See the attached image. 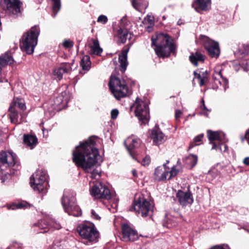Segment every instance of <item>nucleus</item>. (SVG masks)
<instances>
[{"label":"nucleus","instance_id":"1","mask_svg":"<svg viewBox=\"0 0 249 249\" xmlns=\"http://www.w3.org/2000/svg\"><path fill=\"white\" fill-rule=\"evenodd\" d=\"M99 152L95 146V139L90 137L81 142L72 151V160L77 167L90 173L92 179H98L101 174L100 169L96 167Z\"/></svg>","mask_w":249,"mask_h":249},{"label":"nucleus","instance_id":"2","mask_svg":"<svg viewBox=\"0 0 249 249\" xmlns=\"http://www.w3.org/2000/svg\"><path fill=\"white\" fill-rule=\"evenodd\" d=\"M151 40L152 46L158 56L164 57L174 53L176 48L175 44L167 35H157L152 37Z\"/></svg>","mask_w":249,"mask_h":249},{"label":"nucleus","instance_id":"3","mask_svg":"<svg viewBox=\"0 0 249 249\" xmlns=\"http://www.w3.org/2000/svg\"><path fill=\"white\" fill-rule=\"evenodd\" d=\"M40 33V29L38 26L32 27L22 36L21 42V48L27 54L34 53L35 47L37 43V38Z\"/></svg>","mask_w":249,"mask_h":249},{"label":"nucleus","instance_id":"4","mask_svg":"<svg viewBox=\"0 0 249 249\" xmlns=\"http://www.w3.org/2000/svg\"><path fill=\"white\" fill-rule=\"evenodd\" d=\"M77 230L82 238L86 240L87 244H92L98 241L99 233L93 224H82L78 226Z\"/></svg>","mask_w":249,"mask_h":249},{"label":"nucleus","instance_id":"5","mask_svg":"<svg viewBox=\"0 0 249 249\" xmlns=\"http://www.w3.org/2000/svg\"><path fill=\"white\" fill-rule=\"evenodd\" d=\"M207 137L209 143L212 145V150H219L221 152H226L228 150V146L224 144L227 140L224 133L208 130Z\"/></svg>","mask_w":249,"mask_h":249},{"label":"nucleus","instance_id":"6","mask_svg":"<svg viewBox=\"0 0 249 249\" xmlns=\"http://www.w3.org/2000/svg\"><path fill=\"white\" fill-rule=\"evenodd\" d=\"M109 89L117 99L125 97L128 92V88L124 80L111 76L109 82Z\"/></svg>","mask_w":249,"mask_h":249},{"label":"nucleus","instance_id":"7","mask_svg":"<svg viewBox=\"0 0 249 249\" xmlns=\"http://www.w3.org/2000/svg\"><path fill=\"white\" fill-rule=\"evenodd\" d=\"M153 206L152 203L145 198H139L135 201L130 208L131 211H134L136 213H141L142 217L151 215L152 213Z\"/></svg>","mask_w":249,"mask_h":249},{"label":"nucleus","instance_id":"8","mask_svg":"<svg viewBox=\"0 0 249 249\" xmlns=\"http://www.w3.org/2000/svg\"><path fill=\"white\" fill-rule=\"evenodd\" d=\"M47 175L45 171L37 170L33 174L30 178V183L32 188L39 192L43 191L46 187L47 182L46 180Z\"/></svg>","mask_w":249,"mask_h":249},{"label":"nucleus","instance_id":"9","mask_svg":"<svg viewBox=\"0 0 249 249\" xmlns=\"http://www.w3.org/2000/svg\"><path fill=\"white\" fill-rule=\"evenodd\" d=\"M136 116L142 124H146L149 120V112L148 104L139 98L136 100L133 104Z\"/></svg>","mask_w":249,"mask_h":249},{"label":"nucleus","instance_id":"10","mask_svg":"<svg viewBox=\"0 0 249 249\" xmlns=\"http://www.w3.org/2000/svg\"><path fill=\"white\" fill-rule=\"evenodd\" d=\"M90 195L95 198H105L110 199L111 198L109 190L101 182H93L89 189Z\"/></svg>","mask_w":249,"mask_h":249},{"label":"nucleus","instance_id":"11","mask_svg":"<svg viewBox=\"0 0 249 249\" xmlns=\"http://www.w3.org/2000/svg\"><path fill=\"white\" fill-rule=\"evenodd\" d=\"M37 226L41 230H43L41 232H47L51 228L59 230L61 228V224L52 219L49 215L46 216L45 219L39 221Z\"/></svg>","mask_w":249,"mask_h":249},{"label":"nucleus","instance_id":"12","mask_svg":"<svg viewBox=\"0 0 249 249\" xmlns=\"http://www.w3.org/2000/svg\"><path fill=\"white\" fill-rule=\"evenodd\" d=\"M0 168L4 170V167L13 166L16 163V156L12 151L2 152L0 155Z\"/></svg>","mask_w":249,"mask_h":249},{"label":"nucleus","instance_id":"13","mask_svg":"<svg viewBox=\"0 0 249 249\" xmlns=\"http://www.w3.org/2000/svg\"><path fill=\"white\" fill-rule=\"evenodd\" d=\"M3 4L4 7L10 14L18 16L21 13L22 3L19 0H3Z\"/></svg>","mask_w":249,"mask_h":249},{"label":"nucleus","instance_id":"14","mask_svg":"<svg viewBox=\"0 0 249 249\" xmlns=\"http://www.w3.org/2000/svg\"><path fill=\"white\" fill-rule=\"evenodd\" d=\"M204 45L211 57L217 58L220 54V48L218 43L206 37Z\"/></svg>","mask_w":249,"mask_h":249},{"label":"nucleus","instance_id":"15","mask_svg":"<svg viewBox=\"0 0 249 249\" xmlns=\"http://www.w3.org/2000/svg\"><path fill=\"white\" fill-rule=\"evenodd\" d=\"M122 232V239L124 241H134L138 238V234L137 231L127 224L123 225Z\"/></svg>","mask_w":249,"mask_h":249},{"label":"nucleus","instance_id":"16","mask_svg":"<svg viewBox=\"0 0 249 249\" xmlns=\"http://www.w3.org/2000/svg\"><path fill=\"white\" fill-rule=\"evenodd\" d=\"M141 140L139 139L128 138L125 142L126 147L130 154V155L133 158H135V156L137 154V152L136 150L141 144Z\"/></svg>","mask_w":249,"mask_h":249},{"label":"nucleus","instance_id":"17","mask_svg":"<svg viewBox=\"0 0 249 249\" xmlns=\"http://www.w3.org/2000/svg\"><path fill=\"white\" fill-rule=\"evenodd\" d=\"M72 64L70 63H64L54 69L53 74L59 80L62 79L64 73H69L72 71Z\"/></svg>","mask_w":249,"mask_h":249},{"label":"nucleus","instance_id":"18","mask_svg":"<svg viewBox=\"0 0 249 249\" xmlns=\"http://www.w3.org/2000/svg\"><path fill=\"white\" fill-rule=\"evenodd\" d=\"M151 138L156 145H160L165 141L164 134L160 130L158 126H156L151 131Z\"/></svg>","mask_w":249,"mask_h":249},{"label":"nucleus","instance_id":"19","mask_svg":"<svg viewBox=\"0 0 249 249\" xmlns=\"http://www.w3.org/2000/svg\"><path fill=\"white\" fill-rule=\"evenodd\" d=\"M177 197L182 206L191 204L193 202V198L190 192H184L179 190L177 194Z\"/></svg>","mask_w":249,"mask_h":249},{"label":"nucleus","instance_id":"20","mask_svg":"<svg viewBox=\"0 0 249 249\" xmlns=\"http://www.w3.org/2000/svg\"><path fill=\"white\" fill-rule=\"evenodd\" d=\"M169 174V168L166 163L161 166H158L155 169L154 173L155 178L158 181L166 180Z\"/></svg>","mask_w":249,"mask_h":249},{"label":"nucleus","instance_id":"21","mask_svg":"<svg viewBox=\"0 0 249 249\" xmlns=\"http://www.w3.org/2000/svg\"><path fill=\"white\" fill-rule=\"evenodd\" d=\"M192 6L197 12L207 11L211 8L210 0H196Z\"/></svg>","mask_w":249,"mask_h":249},{"label":"nucleus","instance_id":"22","mask_svg":"<svg viewBox=\"0 0 249 249\" xmlns=\"http://www.w3.org/2000/svg\"><path fill=\"white\" fill-rule=\"evenodd\" d=\"M75 201V199L73 195L70 194L67 191L65 192L61 200L64 211H68V209L74 205Z\"/></svg>","mask_w":249,"mask_h":249},{"label":"nucleus","instance_id":"23","mask_svg":"<svg viewBox=\"0 0 249 249\" xmlns=\"http://www.w3.org/2000/svg\"><path fill=\"white\" fill-rule=\"evenodd\" d=\"M213 78L214 82L215 85L219 84L222 86L224 89L225 90L228 87V80L225 78L223 77L221 74V70H217L214 71L213 75Z\"/></svg>","mask_w":249,"mask_h":249},{"label":"nucleus","instance_id":"24","mask_svg":"<svg viewBox=\"0 0 249 249\" xmlns=\"http://www.w3.org/2000/svg\"><path fill=\"white\" fill-rule=\"evenodd\" d=\"M116 35L119 38L122 43H125L127 39L130 40L132 34L129 33L127 29L120 28L117 31Z\"/></svg>","mask_w":249,"mask_h":249},{"label":"nucleus","instance_id":"25","mask_svg":"<svg viewBox=\"0 0 249 249\" xmlns=\"http://www.w3.org/2000/svg\"><path fill=\"white\" fill-rule=\"evenodd\" d=\"M191 62L195 66H197L200 63H203L205 60V56L199 52L192 53L189 56Z\"/></svg>","mask_w":249,"mask_h":249},{"label":"nucleus","instance_id":"26","mask_svg":"<svg viewBox=\"0 0 249 249\" xmlns=\"http://www.w3.org/2000/svg\"><path fill=\"white\" fill-rule=\"evenodd\" d=\"M128 49L124 50L119 56V60L120 63V70L123 73L126 70L127 62V56Z\"/></svg>","mask_w":249,"mask_h":249},{"label":"nucleus","instance_id":"27","mask_svg":"<svg viewBox=\"0 0 249 249\" xmlns=\"http://www.w3.org/2000/svg\"><path fill=\"white\" fill-rule=\"evenodd\" d=\"M24 143L30 149H33L37 143V139L35 136L25 135L23 140Z\"/></svg>","mask_w":249,"mask_h":249},{"label":"nucleus","instance_id":"28","mask_svg":"<svg viewBox=\"0 0 249 249\" xmlns=\"http://www.w3.org/2000/svg\"><path fill=\"white\" fill-rule=\"evenodd\" d=\"M132 5L137 10L143 12L147 8L148 3L146 1L143 0H132Z\"/></svg>","mask_w":249,"mask_h":249},{"label":"nucleus","instance_id":"29","mask_svg":"<svg viewBox=\"0 0 249 249\" xmlns=\"http://www.w3.org/2000/svg\"><path fill=\"white\" fill-rule=\"evenodd\" d=\"M90 53L97 55H100L103 52V49L100 47L98 40L94 39L92 41V45L90 46Z\"/></svg>","mask_w":249,"mask_h":249},{"label":"nucleus","instance_id":"30","mask_svg":"<svg viewBox=\"0 0 249 249\" xmlns=\"http://www.w3.org/2000/svg\"><path fill=\"white\" fill-rule=\"evenodd\" d=\"M9 111L10 112L9 116L12 123L19 124L21 122L20 120L18 121V114L15 107L10 106Z\"/></svg>","mask_w":249,"mask_h":249},{"label":"nucleus","instance_id":"31","mask_svg":"<svg viewBox=\"0 0 249 249\" xmlns=\"http://www.w3.org/2000/svg\"><path fill=\"white\" fill-rule=\"evenodd\" d=\"M91 62L89 55H86L83 56L80 61V66L85 71H89L90 68Z\"/></svg>","mask_w":249,"mask_h":249},{"label":"nucleus","instance_id":"32","mask_svg":"<svg viewBox=\"0 0 249 249\" xmlns=\"http://www.w3.org/2000/svg\"><path fill=\"white\" fill-rule=\"evenodd\" d=\"M195 78L197 79L199 81V84L200 86L204 85L208 81V77L207 71L203 72L201 74L197 73L196 71L194 72Z\"/></svg>","mask_w":249,"mask_h":249},{"label":"nucleus","instance_id":"33","mask_svg":"<svg viewBox=\"0 0 249 249\" xmlns=\"http://www.w3.org/2000/svg\"><path fill=\"white\" fill-rule=\"evenodd\" d=\"M69 215H71L74 216H79L82 214L81 211L79 207L75 204L72 207H70L68 209V211H65Z\"/></svg>","mask_w":249,"mask_h":249},{"label":"nucleus","instance_id":"34","mask_svg":"<svg viewBox=\"0 0 249 249\" xmlns=\"http://www.w3.org/2000/svg\"><path fill=\"white\" fill-rule=\"evenodd\" d=\"M197 161V157L195 155L191 154L185 159L186 163L189 165L192 168L196 165Z\"/></svg>","mask_w":249,"mask_h":249},{"label":"nucleus","instance_id":"35","mask_svg":"<svg viewBox=\"0 0 249 249\" xmlns=\"http://www.w3.org/2000/svg\"><path fill=\"white\" fill-rule=\"evenodd\" d=\"M11 106L15 107H18L21 110H24L26 108L24 100L22 99H14Z\"/></svg>","mask_w":249,"mask_h":249},{"label":"nucleus","instance_id":"36","mask_svg":"<svg viewBox=\"0 0 249 249\" xmlns=\"http://www.w3.org/2000/svg\"><path fill=\"white\" fill-rule=\"evenodd\" d=\"M180 161L178 160L176 165L173 166L171 170L169 168V174H170L169 179L177 176L179 172V167L180 166Z\"/></svg>","mask_w":249,"mask_h":249},{"label":"nucleus","instance_id":"37","mask_svg":"<svg viewBox=\"0 0 249 249\" xmlns=\"http://www.w3.org/2000/svg\"><path fill=\"white\" fill-rule=\"evenodd\" d=\"M53 2V17H55L58 11L60 10L61 6L60 0H52Z\"/></svg>","mask_w":249,"mask_h":249},{"label":"nucleus","instance_id":"38","mask_svg":"<svg viewBox=\"0 0 249 249\" xmlns=\"http://www.w3.org/2000/svg\"><path fill=\"white\" fill-rule=\"evenodd\" d=\"M204 135L203 134H201L196 137L193 141L189 145V149H191L194 147L195 146L199 145L201 144V141L202 139L203 138Z\"/></svg>","mask_w":249,"mask_h":249},{"label":"nucleus","instance_id":"39","mask_svg":"<svg viewBox=\"0 0 249 249\" xmlns=\"http://www.w3.org/2000/svg\"><path fill=\"white\" fill-rule=\"evenodd\" d=\"M29 204L26 202H22L17 204H14L9 207V209L15 210L16 209L26 208Z\"/></svg>","mask_w":249,"mask_h":249},{"label":"nucleus","instance_id":"40","mask_svg":"<svg viewBox=\"0 0 249 249\" xmlns=\"http://www.w3.org/2000/svg\"><path fill=\"white\" fill-rule=\"evenodd\" d=\"M91 217L95 220H100L101 219L100 213L98 208H96L95 209L91 210Z\"/></svg>","mask_w":249,"mask_h":249},{"label":"nucleus","instance_id":"41","mask_svg":"<svg viewBox=\"0 0 249 249\" xmlns=\"http://www.w3.org/2000/svg\"><path fill=\"white\" fill-rule=\"evenodd\" d=\"M142 23L144 24H148L149 26L147 28H150L154 24L153 18L150 16H147V17L144 18Z\"/></svg>","mask_w":249,"mask_h":249},{"label":"nucleus","instance_id":"42","mask_svg":"<svg viewBox=\"0 0 249 249\" xmlns=\"http://www.w3.org/2000/svg\"><path fill=\"white\" fill-rule=\"evenodd\" d=\"M107 21V18L105 15H100L97 19V22L105 24Z\"/></svg>","mask_w":249,"mask_h":249},{"label":"nucleus","instance_id":"43","mask_svg":"<svg viewBox=\"0 0 249 249\" xmlns=\"http://www.w3.org/2000/svg\"><path fill=\"white\" fill-rule=\"evenodd\" d=\"M63 244L60 242H56L53 243L52 246V249H64Z\"/></svg>","mask_w":249,"mask_h":249},{"label":"nucleus","instance_id":"44","mask_svg":"<svg viewBox=\"0 0 249 249\" xmlns=\"http://www.w3.org/2000/svg\"><path fill=\"white\" fill-rule=\"evenodd\" d=\"M210 249H230V248L227 245L223 244L222 245L214 246Z\"/></svg>","mask_w":249,"mask_h":249},{"label":"nucleus","instance_id":"45","mask_svg":"<svg viewBox=\"0 0 249 249\" xmlns=\"http://www.w3.org/2000/svg\"><path fill=\"white\" fill-rule=\"evenodd\" d=\"M182 114V112L180 110H176L175 112V120L177 122H179L180 121L179 118L181 117Z\"/></svg>","mask_w":249,"mask_h":249},{"label":"nucleus","instance_id":"46","mask_svg":"<svg viewBox=\"0 0 249 249\" xmlns=\"http://www.w3.org/2000/svg\"><path fill=\"white\" fill-rule=\"evenodd\" d=\"M150 158L149 156H146L142 160V164L143 166H146L150 163Z\"/></svg>","mask_w":249,"mask_h":249},{"label":"nucleus","instance_id":"47","mask_svg":"<svg viewBox=\"0 0 249 249\" xmlns=\"http://www.w3.org/2000/svg\"><path fill=\"white\" fill-rule=\"evenodd\" d=\"M119 114V111L117 109H113L111 111V117L112 119H115L117 118Z\"/></svg>","mask_w":249,"mask_h":249},{"label":"nucleus","instance_id":"48","mask_svg":"<svg viewBox=\"0 0 249 249\" xmlns=\"http://www.w3.org/2000/svg\"><path fill=\"white\" fill-rule=\"evenodd\" d=\"M243 47L244 48V51H240L239 52L241 54H246L249 53V45H243Z\"/></svg>","mask_w":249,"mask_h":249},{"label":"nucleus","instance_id":"49","mask_svg":"<svg viewBox=\"0 0 249 249\" xmlns=\"http://www.w3.org/2000/svg\"><path fill=\"white\" fill-rule=\"evenodd\" d=\"M63 46L66 48L71 47L73 46L72 42L70 40H65L63 42Z\"/></svg>","mask_w":249,"mask_h":249},{"label":"nucleus","instance_id":"50","mask_svg":"<svg viewBox=\"0 0 249 249\" xmlns=\"http://www.w3.org/2000/svg\"><path fill=\"white\" fill-rule=\"evenodd\" d=\"M62 94H65L66 93H62ZM62 96H63V95H60V96H59L58 97H57L56 98V101H55V102L56 103V102H57V101H58V102L59 100H61V103L63 102H67V101H66V99H65V100H63V99H62Z\"/></svg>","mask_w":249,"mask_h":249},{"label":"nucleus","instance_id":"51","mask_svg":"<svg viewBox=\"0 0 249 249\" xmlns=\"http://www.w3.org/2000/svg\"><path fill=\"white\" fill-rule=\"evenodd\" d=\"M203 102V105L202 106H201V108L203 110V111H208V112H210V110L208 109L205 106V105H204V101L203 100L202 101Z\"/></svg>","mask_w":249,"mask_h":249},{"label":"nucleus","instance_id":"52","mask_svg":"<svg viewBox=\"0 0 249 249\" xmlns=\"http://www.w3.org/2000/svg\"><path fill=\"white\" fill-rule=\"evenodd\" d=\"M243 163L246 165H249V157H246L243 160Z\"/></svg>","mask_w":249,"mask_h":249},{"label":"nucleus","instance_id":"53","mask_svg":"<svg viewBox=\"0 0 249 249\" xmlns=\"http://www.w3.org/2000/svg\"><path fill=\"white\" fill-rule=\"evenodd\" d=\"M245 139L247 140L248 143L249 144V129L247 130L246 132Z\"/></svg>","mask_w":249,"mask_h":249},{"label":"nucleus","instance_id":"54","mask_svg":"<svg viewBox=\"0 0 249 249\" xmlns=\"http://www.w3.org/2000/svg\"><path fill=\"white\" fill-rule=\"evenodd\" d=\"M132 174L133 176L136 177V171L135 170H132Z\"/></svg>","mask_w":249,"mask_h":249},{"label":"nucleus","instance_id":"55","mask_svg":"<svg viewBox=\"0 0 249 249\" xmlns=\"http://www.w3.org/2000/svg\"><path fill=\"white\" fill-rule=\"evenodd\" d=\"M246 65H247L246 69H249V60H248V61L246 62Z\"/></svg>","mask_w":249,"mask_h":249},{"label":"nucleus","instance_id":"56","mask_svg":"<svg viewBox=\"0 0 249 249\" xmlns=\"http://www.w3.org/2000/svg\"><path fill=\"white\" fill-rule=\"evenodd\" d=\"M203 113L205 115H206V116H208V114H207V113L203 112Z\"/></svg>","mask_w":249,"mask_h":249},{"label":"nucleus","instance_id":"57","mask_svg":"<svg viewBox=\"0 0 249 249\" xmlns=\"http://www.w3.org/2000/svg\"><path fill=\"white\" fill-rule=\"evenodd\" d=\"M1 140L0 139V144L1 143Z\"/></svg>","mask_w":249,"mask_h":249},{"label":"nucleus","instance_id":"58","mask_svg":"<svg viewBox=\"0 0 249 249\" xmlns=\"http://www.w3.org/2000/svg\"><path fill=\"white\" fill-rule=\"evenodd\" d=\"M169 162V161L168 160H167V162L166 163H168Z\"/></svg>","mask_w":249,"mask_h":249}]
</instances>
